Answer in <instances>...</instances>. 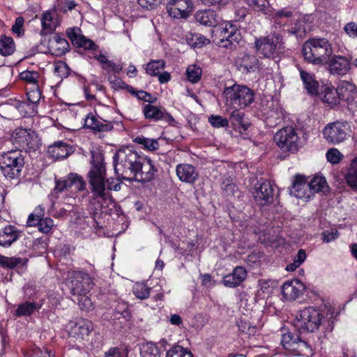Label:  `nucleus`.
I'll use <instances>...</instances> for the list:
<instances>
[{"label":"nucleus","mask_w":357,"mask_h":357,"mask_svg":"<svg viewBox=\"0 0 357 357\" xmlns=\"http://www.w3.org/2000/svg\"><path fill=\"white\" fill-rule=\"evenodd\" d=\"M134 142L139 144L142 148L153 151L159 148V143L157 139L146 138L143 136L137 137L134 139Z\"/></svg>","instance_id":"obj_39"},{"label":"nucleus","mask_w":357,"mask_h":357,"mask_svg":"<svg viewBox=\"0 0 357 357\" xmlns=\"http://www.w3.org/2000/svg\"><path fill=\"white\" fill-rule=\"evenodd\" d=\"M140 160L136 171V178H132V180L142 182L149 181L153 178L156 169L151 159L142 156Z\"/></svg>","instance_id":"obj_18"},{"label":"nucleus","mask_w":357,"mask_h":357,"mask_svg":"<svg viewBox=\"0 0 357 357\" xmlns=\"http://www.w3.org/2000/svg\"><path fill=\"white\" fill-rule=\"evenodd\" d=\"M141 357H160L158 347L151 342L142 344L140 349Z\"/></svg>","instance_id":"obj_41"},{"label":"nucleus","mask_w":357,"mask_h":357,"mask_svg":"<svg viewBox=\"0 0 357 357\" xmlns=\"http://www.w3.org/2000/svg\"><path fill=\"white\" fill-rule=\"evenodd\" d=\"M143 114L145 119L155 121H162L170 125L174 124V117L161 106L146 104L143 106Z\"/></svg>","instance_id":"obj_15"},{"label":"nucleus","mask_w":357,"mask_h":357,"mask_svg":"<svg viewBox=\"0 0 357 357\" xmlns=\"http://www.w3.org/2000/svg\"><path fill=\"white\" fill-rule=\"evenodd\" d=\"M92 166L88 174L93 199L105 211L115 206V202L105 187L106 169L101 155H93Z\"/></svg>","instance_id":"obj_1"},{"label":"nucleus","mask_w":357,"mask_h":357,"mask_svg":"<svg viewBox=\"0 0 357 357\" xmlns=\"http://www.w3.org/2000/svg\"><path fill=\"white\" fill-rule=\"evenodd\" d=\"M78 304L82 310H89L92 307L91 300L86 295L78 296Z\"/></svg>","instance_id":"obj_62"},{"label":"nucleus","mask_w":357,"mask_h":357,"mask_svg":"<svg viewBox=\"0 0 357 357\" xmlns=\"http://www.w3.org/2000/svg\"><path fill=\"white\" fill-rule=\"evenodd\" d=\"M214 38V40L219 46L225 48H231L241 40V36L237 26L230 22L220 27L216 31Z\"/></svg>","instance_id":"obj_11"},{"label":"nucleus","mask_w":357,"mask_h":357,"mask_svg":"<svg viewBox=\"0 0 357 357\" xmlns=\"http://www.w3.org/2000/svg\"><path fill=\"white\" fill-rule=\"evenodd\" d=\"M208 122L215 128H225L229 126V121L219 115H211L208 117Z\"/></svg>","instance_id":"obj_49"},{"label":"nucleus","mask_w":357,"mask_h":357,"mask_svg":"<svg viewBox=\"0 0 357 357\" xmlns=\"http://www.w3.org/2000/svg\"><path fill=\"white\" fill-rule=\"evenodd\" d=\"M255 46L257 52L263 55L264 57L274 59L278 56L284 49L280 26H274L272 27L270 34L257 38Z\"/></svg>","instance_id":"obj_4"},{"label":"nucleus","mask_w":357,"mask_h":357,"mask_svg":"<svg viewBox=\"0 0 357 357\" xmlns=\"http://www.w3.org/2000/svg\"><path fill=\"white\" fill-rule=\"evenodd\" d=\"M224 94L230 102L240 107L249 106L254 102V91L246 86L234 84L224 90Z\"/></svg>","instance_id":"obj_8"},{"label":"nucleus","mask_w":357,"mask_h":357,"mask_svg":"<svg viewBox=\"0 0 357 357\" xmlns=\"http://www.w3.org/2000/svg\"><path fill=\"white\" fill-rule=\"evenodd\" d=\"M128 89L131 94L135 95L139 100L147 102L149 104L153 103L156 101L155 98L144 91H136L132 86H128Z\"/></svg>","instance_id":"obj_47"},{"label":"nucleus","mask_w":357,"mask_h":357,"mask_svg":"<svg viewBox=\"0 0 357 357\" xmlns=\"http://www.w3.org/2000/svg\"><path fill=\"white\" fill-rule=\"evenodd\" d=\"M298 69L299 70L301 79L303 83L304 87L308 93L312 95H317L319 82L315 79L314 75L304 70L299 66H298Z\"/></svg>","instance_id":"obj_29"},{"label":"nucleus","mask_w":357,"mask_h":357,"mask_svg":"<svg viewBox=\"0 0 357 357\" xmlns=\"http://www.w3.org/2000/svg\"><path fill=\"white\" fill-rule=\"evenodd\" d=\"M48 48L52 54L61 56L68 51L69 44L64 38L56 34L50 38Z\"/></svg>","instance_id":"obj_21"},{"label":"nucleus","mask_w":357,"mask_h":357,"mask_svg":"<svg viewBox=\"0 0 357 357\" xmlns=\"http://www.w3.org/2000/svg\"><path fill=\"white\" fill-rule=\"evenodd\" d=\"M66 284L74 296L86 295L93 287L92 279L82 271L69 272Z\"/></svg>","instance_id":"obj_9"},{"label":"nucleus","mask_w":357,"mask_h":357,"mask_svg":"<svg viewBox=\"0 0 357 357\" xmlns=\"http://www.w3.org/2000/svg\"><path fill=\"white\" fill-rule=\"evenodd\" d=\"M287 351L295 356H308L311 354V349L308 344L301 340L299 337L296 341L292 343L291 347L288 348Z\"/></svg>","instance_id":"obj_30"},{"label":"nucleus","mask_w":357,"mask_h":357,"mask_svg":"<svg viewBox=\"0 0 357 357\" xmlns=\"http://www.w3.org/2000/svg\"><path fill=\"white\" fill-rule=\"evenodd\" d=\"M50 352L46 351H43L40 348L33 349L30 354L26 357H50Z\"/></svg>","instance_id":"obj_64"},{"label":"nucleus","mask_w":357,"mask_h":357,"mask_svg":"<svg viewBox=\"0 0 357 357\" xmlns=\"http://www.w3.org/2000/svg\"><path fill=\"white\" fill-rule=\"evenodd\" d=\"M24 19L22 17H17L15 19V24L12 26V31L17 33V36H21L24 33L23 30Z\"/></svg>","instance_id":"obj_60"},{"label":"nucleus","mask_w":357,"mask_h":357,"mask_svg":"<svg viewBox=\"0 0 357 357\" xmlns=\"http://www.w3.org/2000/svg\"><path fill=\"white\" fill-rule=\"evenodd\" d=\"M176 175L182 182L192 184L199 176V173L192 165L179 164L176 169Z\"/></svg>","instance_id":"obj_20"},{"label":"nucleus","mask_w":357,"mask_h":357,"mask_svg":"<svg viewBox=\"0 0 357 357\" xmlns=\"http://www.w3.org/2000/svg\"><path fill=\"white\" fill-rule=\"evenodd\" d=\"M344 178L348 185L357 190V158L351 161Z\"/></svg>","instance_id":"obj_34"},{"label":"nucleus","mask_w":357,"mask_h":357,"mask_svg":"<svg viewBox=\"0 0 357 357\" xmlns=\"http://www.w3.org/2000/svg\"><path fill=\"white\" fill-rule=\"evenodd\" d=\"M341 91L333 86H324L321 90L319 97L321 100L331 107L337 105L340 100Z\"/></svg>","instance_id":"obj_27"},{"label":"nucleus","mask_w":357,"mask_h":357,"mask_svg":"<svg viewBox=\"0 0 357 357\" xmlns=\"http://www.w3.org/2000/svg\"><path fill=\"white\" fill-rule=\"evenodd\" d=\"M15 49L13 40L5 36L0 38V54L3 56L12 54Z\"/></svg>","instance_id":"obj_38"},{"label":"nucleus","mask_w":357,"mask_h":357,"mask_svg":"<svg viewBox=\"0 0 357 357\" xmlns=\"http://www.w3.org/2000/svg\"><path fill=\"white\" fill-rule=\"evenodd\" d=\"M302 54L308 63L322 65L328 61L333 54V50L326 38L311 39L303 44Z\"/></svg>","instance_id":"obj_3"},{"label":"nucleus","mask_w":357,"mask_h":357,"mask_svg":"<svg viewBox=\"0 0 357 357\" xmlns=\"http://www.w3.org/2000/svg\"><path fill=\"white\" fill-rule=\"evenodd\" d=\"M305 287L298 279L289 280L284 282L281 288L282 296L287 301H294L303 294Z\"/></svg>","instance_id":"obj_17"},{"label":"nucleus","mask_w":357,"mask_h":357,"mask_svg":"<svg viewBox=\"0 0 357 357\" xmlns=\"http://www.w3.org/2000/svg\"><path fill=\"white\" fill-rule=\"evenodd\" d=\"M73 186L79 191L84 190L86 188V183L82 177L77 174H73L72 177Z\"/></svg>","instance_id":"obj_57"},{"label":"nucleus","mask_w":357,"mask_h":357,"mask_svg":"<svg viewBox=\"0 0 357 357\" xmlns=\"http://www.w3.org/2000/svg\"><path fill=\"white\" fill-rule=\"evenodd\" d=\"M22 232L15 227L8 225L0 231V245L9 247L20 236Z\"/></svg>","instance_id":"obj_24"},{"label":"nucleus","mask_w":357,"mask_h":357,"mask_svg":"<svg viewBox=\"0 0 357 357\" xmlns=\"http://www.w3.org/2000/svg\"><path fill=\"white\" fill-rule=\"evenodd\" d=\"M165 61L161 59L151 61L146 65V72L149 75L157 76L165 68Z\"/></svg>","instance_id":"obj_44"},{"label":"nucleus","mask_w":357,"mask_h":357,"mask_svg":"<svg viewBox=\"0 0 357 357\" xmlns=\"http://www.w3.org/2000/svg\"><path fill=\"white\" fill-rule=\"evenodd\" d=\"M72 152V148L63 142H55L48 147L47 153L55 160L63 159Z\"/></svg>","instance_id":"obj_28"},{"label":"nucleus","mask_w":357,"mask_h":357,"mask_svg":"<svg viewBox=\"0 0 357 357\" xmlns=\"http://www.w3.org/2000/svg\"><path fill=\"white\" fill-rule=\"evenodd\" d=\"M222 283L225 286L230 288H234L241 284V282L231 273L225 275L222 278Z\"/></svg>","instance_id":"obj_58"},{"label":"nucleus","mask_w":357,"mask_h":357,"mask_svg":"<svg viewBox=\"0 0 357 357\" xmlns=\"http://www.w3.org/2000/svg\"><path fill=\"white\" fill-rule=\"evenodd\" d=\"M54 226V221L52 219L50 218H42L39 225H38V230L43 233L47 234L51 231Z\"/></svg>","instance_id":"obj_54"},{"label":"nucleus","mask_w":357,"mask_h":357,"mask_svg":"<svg viewBox=\"0 0 357 357\" xmlns=\"http://www.w3.org/2000/svg\"><path fill=\"white\" fill-rule=\"evenodd\" d=\"M187 77L190 82H197L202 75V69L195 65L189 66L186 70Z\"/></svg>","instance_id":"obj_48"},{"label":"nucleus","mask_w":357,"mask_h":357,"mask_svg":"<svg viewBox=\"0 0 357 357\" xmlns=\"http://www.w3.org/2000/svg\"><path fill=\"white\" fill-rule=\"evenodd\" d=\"M186 42L191 47L199 48L206 44H208L210 40L201 34L189 33L186 36Z\"/></svg>","instance_id":"obj_36"},{"label":"nucleus","mask_w":357,"mask_h":357,"mask_svg":"<svg viewBox=\"0 0 357 357\" xmlns=\"http://www.w3.org/2000/svg\"><path fill=\"white\" fill-rule=\"evenodd\" d=\"M341 94L343 98H345L346 101L349 104H356L357 102V92L356 87L353 84L346 82L344 86L340 89Z\"/></svg>","instance_id":"obj_33"},{"label":"nucleus","mask_w":357,"mask_h":357,"mask_svg":"<svg viewBox=\"0 0 357 357\" xmlns=\"http://www.w3.org/2000/svg\"><path fill=\"white\" fill-rule=\"evenodd\" d=\"M151 288L144 283H136L133 287V294L139 299H146L150 295Z\"/></svg>","instance_id":"obj_45"},{"label":"nucleus","mask_w":357,"mask_h":357,"mask_svg":"<svg viewBox=\"0 0 357 357\" xmlns=\"http://www.w3.org/2000/svg\"><path fill=\"white\" fill-rule=\"evenodd\" d=\"M236 63L238 69L245 74L256 71L259 67L258 59L250 54H244L238 58Z\"/></svg>","instance_id":"obj_23"},{"label":"nucleus","mask_w":357,"mask_h":357,"mask_svg":"<svg viewBox=\"0 0 357 357\" xmlns=\"http://www.w3.org/2000/svg\"><path fill=\"white\" fill-rule=\"evenodd\" d=\"M350 70V61L344 56H335L329 62V70L333 75H344Z\"/></svg>","instance_id":"obj_22"},{"label":"nucleus","mask_w":357,"mask_h":357,"mask_svg":"<svg viewBox=\"0 0 357 357\" xmlns=\"http://www.w3.org/2000/svg\"><path fill=\"white\" fill-rule=\"evenodd\" d=\"M13 143L26 151H35L40 146V139L35 132L22 128H16L11 135Z\"/></svg>","instance_id":"obj_10"},{"label":"nucleus","mask_w":357,"mask_h":357,"mask_svg":"<svg viewBox=\"0 0 357 357\" xmlns=\"http://www.w3.org/2000/svg\"><path fill=\"white\" fill-rule=\"evenodd\" d=\"M195 18L196 22L208 26H215L220 21L215 11L211 9L198 10L195 15Z\"/></svg>","instance_id":"obj_25"},{"label":"nucleus","mask_w":357,"mask_h":357,"mask_svg":"<svg viewBox=\"0 0 357 357\" xmlns=\"http://www.w3.org/2000/svg\"><path fill=\"white\" fill-rule=\"evenodd\" d=\"M28 260L21 257H8L0 255V265L3 268H14L17 266H24L27 263Z\"/></svg>","instance_id":"obj_35"},{"label":"nucleus","mask_w":357,"mask_h":357,"mask_svg":"<svg viewBox=\"0 0 357 357\" xmlns=\"http://www.w3.org/2000/svg\"><path fill=\"white\" fill-rule=\"evenodd\" d=\"M167 8L170 17L185 19L192 11L193 3L192 0H170Z\"/></svg>","instance_id":"obj_14"},{"label":"nucleus","mask_w":357,"mask_h":357,"mask_svg":"<svg viewBox=\"0 0 357 357\" xmlns=\"http://www.w3.org/2000/svg\"><path fill=\"white\" fill-rule=\"evenodd\" d=\"M114 317L116 319L122 318L126 321L129 320L130 319V314L127 309V306L125 304L119 305L114 313Z\"/></svg>","instance_id":"obj_53"},{"label":"nucleus","mask_w":357,"mask_h":357,"mask_svg":"<svg viewBox=\"0 0 357 357\" xmlns=\"http://www.w3.org/2000/svg\"><path fill=\"white\" fill-rule=\"evenodd\" d=\"M342 158V154L335 148L330 149L326 153V158L332 164L339 163Z\"/></svg>","instance_id":"obj_52"},{"label":"nucleus","mask_w":357,"mask_h":357,"mask_svg":"<svg viewBox=\"0 0 357 357\" xmlns=\"http://www.w3.org/2000/svg\"><path fill=\"white\" fill-rule=\"evenodd\" d=\"M326 181L325 178L321 176H315L310 181H308L309 186H310V191L312 197L317 192L323 190L326 185Z\"/></svg>","instance_id":"obj_43"},{"label":"nucleus","mask_w":357,"mask_h":357,"mask_svg":"<svg viewBox=\"0 0 357 357\" xmlns=\"http://www.w3.org/2000/svg\"><path fill=\"white\" fill-rule=\"evenodd\" d=\"M351 134L349 122L336 121L328 123L323 130L324 139L330 144H337L347 140Z\"/></svg>","instance_id":"obj_7"},{"label":"nucleus","mask_w":357,"mask_h":357,"mask_svg":"<svg viewBox=\"0 0 357 357\" xmlns=\"http://www.w3.org/2000/svg\"><path fill=\"white\" fill-rule=\"evenodd\" d=\"M40 75L38 73L35 71H24L20 73V78L29 83L36 84L38 82Z\"/></svg>","instance_id":"obj_51"},{"label":"nucleus","mask_w":357,"mask_h":357,"mask_svg":"<svg viewBox=\"0 0 357 357\" xmlns=\"http://www.w3.org/2000/svg\"><path fill=\"white\" fill-rule=\"evenodd\" d=\"M142 158L129 148L120 149L113 156L115 173L123 180L132 181Z\"/></svg>","instance_id":"obj_2"},{"label":"nucleus","mask_w":357,"mask_h":357,"mask_svg":"<svg viewBox=\"0 0 357 357\" xmlns=\"http://www.w3.org/2000/svg\"><path fill=\"white\" fill-rule=\"evenodd\" d=\"M166 357H193L190 351L176 344L172 346L166 353Z\"/></svg>","instance_id":"obj_42"},{"label":"nucleus","mask_w":357,"mask_h":357,"mask_svg":"<svg viewBox=\"0 0 357 357\" xmlns=\"http://www.w3.org/2000/svg\"><path fill=\"white\" fill-rule=\"evenodd\" d=\"M244 116L243 112L235 109L231 113L229 120L234 126L245 131L250 126V123L245 119Z\"/></svg>","instance_id":"obj_32"},{"label":"nucleus","mask_w":357,"mask_h":357,"mask_svg":"<svg viewBox=\"0 0 357 357\" xmlns=\"http://www.w3.org/2000/svg\"><path fill=\"white\" fill-rule=\"evenodd\" d=\"M22 103L18 100H11L10 102L3 103L1 105L2 112H8L11 116H15Z\"/></svg>","instance_id":"obj_50"},{"label":"nucleus","mask_w":357,"mask_h":357,"mask_svg":"<svg viewBox=\"0 0 357 357\" xmlns=\"http://www.w3.org/2000/svg\"><path fill=\"white\" fill-rule=\"evenodd\" d=\"M38 309H39V307L37 306L36 303L26 301L18 305L15 311V315L17 317L30 316Z\"/></svg>","instance_id":"obj_37"},{"label":"nucleus","mask_w":357,"mask_h":357,"mask_svg":"<svg viewBox=\"0 0 357 357\" xmlns=\"http://www.w3.org/2000/svg\"><path fill=\"white\" fill-rule=\"evenodd\" d=\"M93 328L92 322L83 318L70 321L66 325V330L69 336L79 341L85 340L93 331Z\"/></svg>","instance_id":"obj_13"},{"label":"nucleus","mask_w":357,"mask_h":357,"mask_svg":"<svg viewBox=\"0 0 357 357\" xmlns=\"http://www.w3.org/2000/svg\"><path fill=\"white\" fill-rule=\"evenodd\" d=\"M322 317L319 311L312 307L301 310L294 321V327L299 333L314 332L321 323Z\"/></svg>","instance_id":"obj_5"},{"label":"nucleus","mask_w":357,"mask_h":357,"mask_svg":"<svg viewBox=\"0 0 357 357\" xmlns=\"http://www.w3.org/2000/svg\"><path fill=\"white\" fill-rule=\"evenodd\" d=\"M26 96L29 101L31 103L36 104L40 100L41 94L37 87L36 89L27 92Z\"/></svg>","instance_id":"obj_63"},{"label":"nucleus","mask_w":357,"mask_h":357,"mask_svg":"<svg viewBox=\"0 0 357 357\" xmlns=\"http://www.w3.org/2000/svg\"><path fill=\"white\" fill-rule=\"evenodd\" d=\"M274 142L284 151L296 152L298 149V136L292 127H285L278 131Z\"/></svg>","instance_id":"obj_12"},{"label":"nucleus","mask_w":357,"mask_h":357,"mask_svg":"<svg viewBox=\"0 0 357 357\" xmlns=\"http://www.w3.org/2000/svg\"><path fill=\"white\" fill-rule=\"evenodd\" d=\"M248 3L253 10L262 13H266L270 7L268 0H248Z\"/></svg>","instance_id":"obj_46"},{"label":"nucleus","mask_w":357,"mask_h":357,"mask_svg":"<svg viewBox=\"0 0 357 357\" xmlns=\"http://www.w3.org/2000/svg\"><path fill=\"white\" fill-rule=\"evenodd\" d=\"M86 127L98 132L109 131L113 128L111 121L97 118L93 114H89L85 119Z\"/></svg>","instance_id":"obj_26"},{"label":"nucleus","mask_w":357,"mask_h":357,"mask_svg":"<svg viewBox=\"0 0 357 357\" xmlns=\"http://www.w3.org/2000/svg\"><path fill=\"white\" fill-rule=\"evenodd\" d=\"M78 41H76V45L78 47H83L85 50H96L97 45L91 40L84 36L77 38Z\"/></svg>","instance_id":"obj_56"},{"label":"nucleus","mask_w":357,"mask_h":357,"mask_svg":"<svg viewBox=\"0 0 357 357\" xmlns=\"http://www.w3.org/2000/svg\"><path fill=\"white\" fill-rule=\"evenodd\" d=\"M291 195L298 199L308 200L312 197L310 186L307 178L302 176H296L292 184Z\"/></svg>","instance_id":"obj_19"},{"label":"nucleus","mask_w":357,"mask_h":357,"mask_svg":"<svg viewBox=\"0 0 357 357\" xmlns=\"http://www.w3.org/2000/svg\"><path fill=\"white\" fill-rule=\"evenodd\" d=\"M231 274L236 279L241 283L246 278L247 271L245 268L242 266L236 267Z\"/></svg>","instance_id":"obj_59"},{"label":"nucleus","mask_w":357,"mask_h":357,"mask_svg":"<svg viewBox=\"0 0 357 357\" xmlns=\"http://www.w3.org/2000/svg\"><path fill=\"white\" fill-rule=\"evenodd\" d=\"M253 197L258 205L265 206L271 204L273 200V188L271 183L264 181L259 183L253 192Z\"/></svg>","instance_id":"obj_16"},{"label":"nucleus","mask_w":357,"mask_h":357,"mask_svg":"<svg viewBox=\"0 0 357 357\" xmlns=\"http://www.w3.org/2000/svg\"><path fill=\"white\" fill-rule=\"evenodd\" d=\"M24 165V158L17 151L8 152L0 158V169L8 178H18Z\"/></svg>","instance_id":"obj_6"},{"label":"nucleus","mask_w":357,"mask_h":357,"mask_svg":"<svg viewBox=\"0 0 357 357\" xmlns=\"http://www.w3.org/2000/svg\"><path fill=\"white\" fill-rule=\"evenodd\" d=\"M298 335L292 334L291 333H287L282 335L281 340V344L284 349L287 350L288 348L291 347L293 342L296 341L298 338Z\"/></svg>","instance_id":"obj_55"},{"label":"nucleus","mask_w":357,"mask_h":357,"mask_svg":"<svg viewBox=\"0 0 357 357\" xmlns=\"http://www.w3.org/2000/svg\"><path fill=\"white\" fill-rule=\"evenodd\" d=\"M42 34H48L52 33L57 26L56 18L51 12L47 11L43 13L41 17Z\"/></svg>","instance_id":"obj_31"},{"label":"nucleus","mask_w":357,"mask_h":357,"mask_svg":"<svg viewBox=\"0 0 357 357\" xmlns=\"http://www.w3.org/2000/svg\"><path fill=\"white\" fill-rule=\"evenodd\" d=\"M45 211L41 206H37L27 219L26 225L29 227L38 226L42 218L44 217Z\"/></svg>","instance_id":"obj_40"},{"label":"nucleus","mask_w":357,"mask_h":357,"mask_svg":"<svg viewBox=\"0 0 357 357\" xmlns=\"http://www.w3.org/2000/svg\"><path fill=\"white\" fill-rule=\"evenodd\" d=\"M105 357H126V354L118 347H112L105 353Z\"/></svg>","instance_id":"obj_61"}]
</instances>
